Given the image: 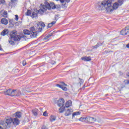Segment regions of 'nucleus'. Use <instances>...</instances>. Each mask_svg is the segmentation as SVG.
Listing matches in <instances>:
<instances>
[{
  "instance_id": "473e14b6",
  "label": "nucleus",
  "mask_w": 129,
  "mask_h": 129,
  "mask_svg": "<svg viewBox=\"0 0 129 129\" xmlns=\"http://www.w3.org/2000/svg\"><path fill=\"white\" fill-rule=\"evenodd\" d=\"M60 8H61V6H60V5H55V9L58 10V9H60Z\"/></svg>"
},
{
  "instance_id": "2f4dec72",
  "label": "nucleus",
  "mask_w": 129,
  "mask_h": 129,
  "mask_svg": "<svg viewBox=\"0 0 129 129\" xmlns=\"http://www.w3.org/2000/svg\"><path fill=\"white\" fill-rule=\"evenodd\" d=\"M1 4H2V5H5L6 4V1L5 0H0Z\"/></svg>"
},
{
  "instance_id": "9d476101",
  "label": "nucleus",
  "mask_w": 129,
  "mask_h": 129,
  "mask_svg": "<svg viewBox=\"0 0 129 129\" xmlns=\"http://www.w3.org/2000/svg\"><path fill=\"white\" fill-rule=\"evenodd\" d=\"M38 14H40V11L37 9H35L34 12L32 13L31 17V18H37Z\"/></svg>"
},
{
  "instance_id": "37998d69",
  "label": "nucleus",
  "mask_w": 129,
  "mask_h": 129,
  "mask_svg": "<svg viewBox=\"0 0 129 129\" xmlns=\"http://www.w3.org/2000/svg\"><path fill=\"white\" fill-rule=\"evenodd\" d=\"M83 89L85 88V86H83Z\"/></svg>"
},
{
  "instance_id": "f257e3e1",
  "label": "nucleus",
  "mask_w": 129,
  "mask_h": 129,
  "mask_svg": "<svg viewBox=\"0 0 129 129\" xmlns=\"http://www.w3.org/2000/svg\"><path fill=\"white\" fill-rule=\"evenodd\" d=\"M123 4V0H107L98 3V8L101 11H105L106 13H112L118 6Z\"/></svg>"
},
{
  "instance_id": "e433bc0d",
  "label": "nucleus",
  "mask_w": 129,
  "mask_h": 129,
  "mask_svg": "<svg viewBox=\"0 0 129 129\" xmlns=\"http://www.w3.org/2000/svg\"><path fill=\"white\" fill-rule=\"evenodd\" d=\"M43 115L44 116H47V115H48V114L47 113V111H45L43 112Z\"/></svg>"
},
{
  "instance_id": "a18cd8bd",
  "label": "nucleus",
  "mask_w": 129,
  "mask_h": 129,
  "mask_svg": "<svg viewBox=\"0 0 129 129\" xmlns=\"http://www.w3.org/2000/svg\"><path fill=\"white\" fill-rule=\"evenodd\" d=\"M45 1H48V0H45Z\"/></svg>"
},
{
  "instance_id": "79ce46f5",
  "label": "nucleus",
  "mask_w": 129,
  "mask_h": 129,
  "mask_svg": "<svg viewBox=\"0 0 129 129\" xmlns=\"http://www.w3.org/2000/svg\"><path fill=\"white\" fill-rule=\"evenodd\" d=\"M4 50L2 47H1V45H0V51H3Z\"/></svg>"
},
{
  "instance_id": "4468645a",
  "label": "nucleus",
  "mask_w": 129,
  "mask_h": 129,
  "mask_svg": "<svg viewBox=\"0 0 129 129\" xmlns=\"http://www.w3.org/2000/svg\"><path fill=\"white\" fill-rule=\"evenodd\" d=\"M13 117H15L16 118H20L22 117V112H17L13 115Z\"/></svg>"
},
{
  "instance_id": "b1692460",
  "label": "nucleus",
  "mask_w": 129,
  "mask_h": 129,
  "mask_svg": "<svg viewBox=\"0 0 129 129\" xmlns=\"http://www.w3.org/2000/svg\"><path fill=\"white\" fill-rule=\"evenodd\" d=\"M54 24H56L55 21H53L51 23H49L47 25V28H51V27L53 26V25H54Z\"/></svg>"
},
{
  "instance_id": "a211bd4d",
  "label": "nucleus",
  "mask_w": 129,
  "mask_h": 129,
  "mask_svg": "<svg viewBox=\"0 0 129 129\" xmlns=\"http://www.w3.org/2000/svg\"><path fill=\"white\" fill-rule=\"evenodd\" d=\"M1 23L3 25H8L9 24V21L6 18H2L1 19Z\"/></svg>"
},
{
  "instance_id": "5701e85b",
  "label": "nucleus",
  "mask_w": 129,
  "mask_h": 129,
  "mask_svg": "<svg viewBox=\"0 0 129 129\" xmlns=\"http://www.w3.org/2000/svg\"><path fill=\"white\" fill-rule=\"evenodd\" d=\"M102 45V43H98L97 45L93 46V49H97L98 47H100Z\"/></svg>"
},
{
  "instance_id": "39448f33",
  "label": "nucleus",
  "mask_w": 129,
  "mask_h": 129,
  "mask_svg": "<svg viewBox=\"0 0 129 129\" xmlns=\"http://www.w3.org/2000/svg\"><path fill=\"white\" fill-rule=\"evenodd\" d=\"M4 93L5 95H9L10 96H20L22 94L21 91L12 89L4 91Z\"/></svg>"
},
{
  "instance_id": "cd10ccee",
  "label": "nucleus",
  "mask_w": 129,
  "mask_h": 129,
  "mask_svg": "<svg viewBox=\"0 0 129 129\" xmlns=\"http://www.w3.org/2000/svg\"><path fill=\"white\" fill-rule=\"evenodd\" d=\"M31 14H32V11L30 10H27V12L25 13L26 16H31Z\"/></svg>"
},
{
  "instance_id": "58836bf2",
  "label": "nucleus",
  "mask_w": 129,
  "mask_h": 129,
  "mask_svg": "<svg viewBox=\"0 0 129 129\" xmlns=\"http://www.w3.org/2000/svg\"><path fill=\"white\" fill-rule=\"evenodd\" d=\"M51 64L52 65H54V64H56V61H54V60H52L51 62Z\"/></svg>"
},
{
  "instance_id": "72a5a7b5",
  "label": "nucleus",
  "mask_w": 129,
  "mask_h": 129,
  "mask_svg": "<svg viewBox=\"0 0 129 129\" xmlns=\"http://www.w3.org/2000/svg\"><path fill=\"white\" fill-rule=\"evenodd\" d=\"M79 79H80L79 83H80V85H81V84H83V80L81 79L80 78H79Z\"/></svg>"
},
{
  "instance_id": "393cba45",
  "label": "nucleus",
  "mask_w": 129,
  "mask_h": 129,
  "mask_svg": "<svg viewBox=\"0 0 129 129\" xmlns=\"http://www.w3.org/2000/svg\"><path fill=\"white\" fill-rule=\"evenodd\" d=\"M64 110H65V107H63V106L60 108H59V112H60V113H62V112H64Z\"/></svg>"
},
{
  "instance_id": "f03ea898",
  "label": "nucleus",
  "mask_w": 129,
  "mask_h": 129,
  "mask_svg": "<svg viewBox=\"0 0 129 129\" xmlns=\"http://www.w3.org/2000/svg\"><path fill=\"white\" fill-rule=\"evenodd\" d=\"M45 23L42 22L37 23L35 26L36 28L34 27H31L30 28V30L28 29H25L23 30V34L21 35V38H24L25 40L26 39H31V38H37L38 35L37 33H40L43 31V28H45Z\"/></svg>"
},
{
  "instance_id": "1a4fd4ad",
  "label": "nucleus",
  "mask_w": 129,
  "mask_h": 129,
  "mask_svg": "<svg viewBox=\"0 0 129 129\" xmlns=\"http://www.w3.org/2000/svg\"><path fill=\"white\" fill-rule=\"evenodd\" d=\"M55 4L53 2L50 3L46 2V7H47V10H48V11H50L51 9L55 10Z\"/></svg>"
},
{
  "instance_id": "412c9836",
  "label": "nucleus",
  "mask_w": 129,
  "mask_h": 129,
  "mask_svg": "<svg viewBox=\"0 0 129 129\" xmlns=\"http://www.w3.org/2000/svg\"><path fill=\"white\" fill-rule=\"evenodd\" d=\"M79 120H80V121H85V122H87V117H81L79 119Z\"/></svg>"
},
{
  "instance_id": "9b49d317",
  "label": "nucleus",
  "mask_w": 129,
  "mask_h": 129,
  "mask_svg": "<svg viewBox=\"0 0 129 129\" xmlns=\"http://www.w3.org/2000/svg\"><path fill=\"white\" fill-rule=\"evenodd\" d=\"M0 15L3 18H8V12L5 10H2L0 11Z\"/></svg>"
},
{
  "instance_id": "0eeeda50",
  "label": "nucleus",
  "mask_w": 129,
  "mask_h": 129,
  "mask_svg": "<svg viewBox=\"0 0 129 129\" xmlns=\"http://www.w3.org/2000/svg\"><path fill=\"white\" fill-rule=\"evenodd\" d=\"M6 117H10V118H11L12 122L11 123V126H12V124L13 123V124H14V125H18L19 124V123H20V121L19 120L18 118H12L11 117H9L7 116Z\"/></svg>"
},
{
  "instance_id": "c03bdc74",
  "label": "nucleus",
  "mask_w": 129,
  "mask_h": 129,
  "mask_svg": "<svg viewBox=\"0 0 129 129\" xmlns=\"http://www.w3.org/2000/svg\"><path fill=\"white\" fill-rule=\"evenodd\" d=\"M127 84H129V81H127Z\"/></svg>"
},
{
  "instance_id": "f3484780",
  "label": "nucleus",
  "mask_w": 129,
  "mask_h": 129,
  "mask_svg": "<svg viewBox=\"0 0 129 129\" xmlns=\"http://www.w3.org/2000/svg\"><path fill=\"white\" fill-rule=\"evenodd\" d=\"M81 60H83V61H85L86 62H87L88 61L91 60V57L90 56H84L81 57Z\"/></svg>"
},
{
  "instance_id": "bb28decb",
  "label": "nucleus",
  "mask_w": 129,
  "mask_h": 129,
  "mask_svg": "<svg viewBox=\"0 0 129 129\" xmlns=\"http://www.w3.org/2000/svg\"><path fill=\"white\" fill-rule=\"evenodd\" d=\"M80 112L78 111V112H74L73 113V117H75V115H80Z\"/></svg>"
},
{
  "instance_id": "c9c22d12",
  "label": "nucleus",
  "mask_w": 129,
  "mask_h": 129,
  "mask_svg": "<svg viewBox=\"0 0 129 129\" xmlns=\"http://www.w3.org/2000/svg\"><path fill=\"white\" fill-rule=\"evenodd\" d=\"M15 20L16 21H18L19 20V16L18 15H15Z\"/></svg>"
},
{
  "instance_id": "2eb2a0df",
  "label": "nucleus",
  "mask_w": 129,
  "mask_h": 129,
  "mask_svg": "<svg viewBox=\"0 0 129 129\" xmlns=\"http://www.w3.org/2000/svg\"><path fill=\"white\" fill-rule=\"evenodd\" d=\"M72 112H73V109H68L67 111H66L64 115H66V116H69V115H70Z\"/></svg>"
},
{
  "instance_id": "7c9ffc66",
  "label": "nucleus",
  "mask_w": 129,
  "mask_h": 129,
  "mask_svg": "<svg viewBox=\"0 0 129 129\" xmlns=\"http://www.w3.org/2000/svg\"><path fill=\"white\" fill-rule=\"evenodd\" d=\"M22 64L23 66H26V65H27V61H26V60H24L23 61Z\"/></svg>"
},
{
  "instance_id": "ea45409f",
  "label": "nucleus",
  "mask_w": 129,
  "mask_h": 129,
  "mask_svg": "<svg viewBox=\"0 0 129 129\" xmlns=\"http://www.w3.org/2000/svg\"><path fill=\"white\" fill-rule=\"evenodd\" d=\"M12 3H16L17 0H11Z\"/></svg>"
},
{
  "instance_id": "ddd939ff",
  "label": "nucleus",
  "mask_w": 129,
  "mask_h": 129,
  "mask_svg": "<svg viewBox=\"0 0 129 129\" xmlns=\"http://www.w3.org/2000/svg\"><path fill=\"white\" fill-rule=\"evenodd\" d=\"M65 103V100L64 99L62 98L60 100H59L57 102V105L59 107L64 106V104Z\"/></svg>"
},
{
  "instance_id": "aec40b11",
  "label": "nucleus",
  "mask_w": 129,
  "mask_h": 129,
  "mask_svg": "<svg viewBox=\"0 0 129 129\" xmlns=\"http://www.w3.org/2000/svg\"><path fill=\"white\" fill-rule=\"evenodd\" d=\"M72 105V101H71V100H69L66 103L65 106L66 107L68 108L71 106Z\"/></svg>"
},
{
  "instance_id": "dca6fc26",
  "label": "nucleus",
  "mask_w": 129,
  "mask_h": 129,
  "mask_svg": "<svg viewBox=\"0 0 129 129\" xmlns=\"http://www.w3.org/2000/svg\"><path fill=\"white\" fill-rule=\"evenodd\" d=\"M9 34V30L7 29H5L2 31V32L1 33V36H5L6 35H8Z\"/></svg>"
},
{
  "instance_id": "423d86ee",
  "label": "nucleus",
  "mask_w": 129,
  "mask_h": 129,
  "mask_svg": "<svg viewBox=\"0 0 129 129\" xmlns=\"http://www.w3.org/2000/svg\"><path fill=\"white\" fill-rule=\"evenodd\" d=\"M47 9H48V7H47V3L45 2V6L42 5H40V10H39V14L41 15L44 14L45 12H47Z\"/></svg>"
},
{
  "instance_id": "c85d7f7f",
  "label": "nucleus",
  "mask_w": 129,
  "mask_h": 129,
  "mask_svg": "<svg viewBox=\"0 0 129 129\" xmlns=\"http://www.w3.org/2000/svg\"><path fill=\"white\" fill-rule=\"evenodd\" d=\"M57 2L59 1L60 2L61 4H63V3L65 2H67V3H69V2H70V0H55Z\"/></svg>"
},
{
  "instance_id": "c756f323",
  "label": "nucleus",
  "mask_w": 129,
  "mask_h": 129,
  "mask_svg": "<svg viewBox=\"0 0 129 129\" xmlns=\"http://www.w3.org/2000/svg\"><path fill=\"white\" fill-rule=\"evenodd\" d=\"M52 36V34H49L47 36H46L44 39L43 40L45 41L46 40H47L48 39H49V38H50V37H51Z\"/></svg>"
},
{
  "instance_id": "4be33fe9",
  "label": "nucleus",
  "mask_w": 129,
  "mask_h": 129,
  "mask_svg": "<svg viewBox=\"0 0 129 129\" xmlns=\"http://www.w3.org/2000/svg\"><path fill=\"white\" fill-rule=\"evenodd\" d=\"M32 113L34 114V116H37L38 115V109H35L32 110Z\"/></svg>"
},
{
  "instance_id": "f8f14e48",
  "label": "nucleus",
  "mask_w": 129,
  "mask_h": 129,
  "mask_svg": "<svg viewBox=\"0 0 129 129\" xmlns=\"http://www.w3.org/2000/svg\"><path fill=\"white\" fill-rule=\"evenodd\" d=\"M91 122L92 123H93L94 122H95L96 121V118L92 117H87V122Z\"/></svg>"
},
{
  "instance_id": "f704fd0d",
  "label": "nucleus",
  "mask_w": 129,
  "mask_h": 129,
  "mask_svg": "<svg viewBox=\"0 0 129 129\" xmlns=\"http://www.w3.org/2000/svg\"><path fill=\"white\" fill-rule=\"evenodd\" d=\"M62 86V84L61 85L56 84L55 85V86H56L57 87H59V88H61Z\"/></svg>"
},
{
  "instance_id": "a878e982",
  "label": "nucleus",
  "mask_w": 129,
  "mask_h": 129,
  "mask_svg": "<svg viewBox=\"0 0 129 129\" xmlns=\"http://www.w3.org/2000/svg\"><path fill=\"white\" fill-rule=\"evenodd\" d=\"M50 121H55L56 120V116L51 115L50 118Z\"/></svg>"
},
{
  "instance_id": "a19ab883",
  "label": "nucleus",
  "mask_w": 129,
  "mask_h": 129,
  "mask_svg": "<svg viewBox=\"0 0 129 129\" xmlns=\"http://www.w3.org/2000/svg\"><path fill=\"white\" fill-rule=\"evenodd\" d=\"M126 48H129V43H128L127 44H126Z\"/></svg>"
},
{
  "instance_id": "6ab92c4d",
  "label": "nucleus",
  "mask_w": 129,
  "mask_h": 129,
  "mask_svg": "<svg viewBox=\"0 0 129 129\" xmlns=\"http://www.w3.org/2000/svg\"><path fill=\"white\" fill-rule=\"evenodd\" d=\"M61 84H62V86H61V89H62L63 91H67L68 89L66 87V86H67V85H66V84H65V83L64 82H62Z\"/></svg>"
},
{
  "instance_id": "4c0bfd02",
  "label": "nucleus",
  "mask_w": 129,
  "mask_h": 129,
  "mask_svg": "<svg viewBox=\"0 0 129 129\" xmlns=\"http://www.w3.org/2000/svg\"><path fill=\"white\" fill-rule=\"evenodd\" d=\"M41 129H48V127H47L45 125H43L42 126Z\"/></svg>"
},
{
  "instance_id": "7ed1b4c3",
  "label": "nucleus",
  "mask_w": 129,
  "mask_h": 129,
  "mask_svg": "<svg viewBox=\"0 0 129 129\" xmlns=\"http://www.w3.org/2000/svg\"><path fill=\"white\" fill-rule=\"evenodd\" d=\"M10 38L9 40V42L11 45H15L16 43H15L13 41H16L17 42H19V41L21 40L22 39V36L18 35V31L16 30H13L11 31L10 34Z\"/></svg>"
},
{
  "instance_id": "6e6552de",
  "label": "nucleus",
  "mask_w": 129,
  "mask_h": 129,
  "mask_svg": "<svg viewBox=\"0 0 129 129\" xmlns=\"http://www.w3.org/2000/svg\"><path fill=\"white\" fill-rule=\"evenodd\" d=\"M120 34L123 36H125V35L129 36V26H127L124 29L120 31Z\"/></svg>"
},
{
  "instance_id": "20e7f679",
  "label": "nucleus",
  "mask_w": 129,
  "mask_h": 129,
  "mask_svg": "<svg viewBox=\"0 0 129 129\" xmlns=\"http://www.w3.org/2000/svg\"><path fill=\"white\" fill-rule=\"evenodd\" d=\"M12 119L10 117H5L4 120H0V129H8L11 128Z\"/></svg>"
}]
</instances>
